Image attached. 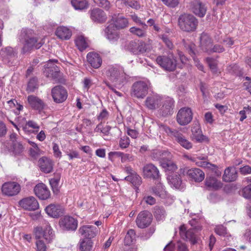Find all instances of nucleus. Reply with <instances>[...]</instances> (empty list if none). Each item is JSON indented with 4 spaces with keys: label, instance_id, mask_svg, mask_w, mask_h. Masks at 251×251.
Here are the masks:
<instances>
[{
    "label": "nucleus",
    "instance_id": "1",
    "mask_svg": "<svg viewBox=\"0 0 251 251\" xmlns=\"http://www.w3.org/2000/svg\"><path fill=\"white\" fill-rule=\"evenodd\" d=\"M20 42L23 45L22 51L24 53L30 52L34 49L40 48L44 42L39 40L33 30L29 28H22L19 36Z\"/></svg>",
    "mask_w": 251,
    "mask_h": 251
},
{
    "label": "nucleus",
    "instance_id": "2",
    "mask_svg": "<svg viewBox=\"0 0 251 251\" xmlns=\"http://www.w3.org/2000/svg\"><path fill=\"white\" fill-rule=\"evenodd\" d=\"M160 130L166 132L167 134L173 138L179 145L186 150H190L193 145L180 132L176 129H173L169 127L161 124L159 125Z\"/></svg>",
    "mask_w": 251,
    "mask_h": 251
},
{
    "label": "nucleus",
    "instance_id": "3",
    "mask_svg": "<svg viewBox=\"0 0 251 251\" xmlns=\"http://www.w3.org/2000/svg\"><path fill=\"white\" fill-rule=\"evenodd\" d=\"M198 19L191 14L181 15L178 19V25L183 31L192 32L195 31L198 25Z\"/></svg>",
    "mask_w": 251,
    "mask_h": 251
},
{
    "label": "nucleus",
    "instance_id": "4",
    "mask_svg": "<svg viewBox=\"0 0 251 251\" xmlns=\"http://www.w3.org/2000/svg\"><path fill=\"white\" fill-rule=\"evenodd\" d=\"M156 61L160 67L168 72L174 71L177 66V61L173 53L169 52L167 55H159L156 58Z\"/></svg>",
    "mask_w": 251,
    "mask_h": 251
},
{
    "label": "nucleus",
    "instance_id": "5",
    "mask_svg": "<svg viewBox=\"0 0 251 251\" xmlns=\"http://www.w3.org/2000/svg\"><path fill=\"white\" fill-rule=\"evenodd\" d=\"M199 232H196L192 229H187L184 225L179 227V235L181 238L187 241H189L191 245L196 244L199 241Z\"/></svg>",
    "mask_w": 251,
    "mask_h": 251
},
{
    "label": "nucleus",
    "instance_id": "6",
    "mask_svg": "<svg viewBox=\"0 0 251 251\" xmlns=\"http://www.w3.org/2000/svg\"><path fill=\"white\" fill-rule=\"evenodd\" d=\"M148 84L142 81L134 82L131 88V94L137 98H144L148 92Z\"/></svg>",
    "mask_w": 251,
    "mask_h": 251
},
{
    "label": "nucleus",
    "instance_id": "7",
    "mask_svg": "<svg viewBox=\"0 0 251 251\" xmlns=\"http://www.w3.org/2000/svg\"><path fill=\"white\" fill-rule=\"evenodd\" d=\"M193 119V113L189 107L180 108L176 115V121L181 126H185L189 124Z\"/></svg>",
    "mask_w": 251,
    "mask_h": 251
},
{
    "label": "nucleus",
    "instance_id": "8",
    "mask_svg": "<svg viewBox=\"0 0 251 251\" xmlns=\"http://www.w3.org/2000/svg\"><path fill=\"white\" fill-rule=\"evenodd\" d=\"M35 236L36 239L41 240L43 237L48 243L50 242L53 238L52 229L50 226L47 223L44 228L41 226H37L34 229Z\"/></svg>",
    "mask_w": 251,
    "mask_h": 251
},
{
    "label": "nucleus",
    "instance_id": "9",
    "mask_svg": "<svg viewBox=\"0 0 251 251\" xmlns=\"http://www.w3.org/2000/svg\"><path fill=\"white\" fill-rule=\"evenodd\" d=\"M16 55L13 48L10 47L2 48L0 51V58L3 63L8 65H13Z\"/></svg>",
    "mask_w": 251,
    "mask_h": 251
},
{
    "label": "nucleus",
    "instance_id": "10",
    "mask_svg": "<svg viewBox=\"0 0 251 251\" xmlns=\"http://www.w3.org/2000/svg\"><path fill=\"white\" fill-rule=\"evenodd\" d=\"M143 176L145 178L158 180L160 174L157 167L152 163L146 164L142 169Z\"/></svg>",
    "mask_w": 251,
    "mask_h": 251
},
{
    "label": "nucleus",
    "instance_id": "11",
    "mask_svg": "<svg viewBox=\"0 0 251 251\" xmlns=\"http://www.w3.org/2000/svg\"><path fill=\"white\" fill-rule=\"evenodd\" d=\"M51 93L53 101L57 103L63 102L68 97L66 89L61 85L54 87L51 90Z\"/></svg>",
    "mask_w": 251,
    "mask_h": 251
},
{
    "label": "nucleus",
    "instance_id": "12",
    "mask_svg": "<svg viewBox=\"0 0 251 251\" xmlns=\"http://www.w3.org/2000/svg\"><path fill=\"white\" fill-rule=\"evenodd\" d=\"M152 220L151 214L146 210L140 212L136 218V223L138 227L144 228L151 224Z\"/></svg>",
    "mask_w": 251,
    "mask_h": 251
},
{
    "label": "nucleus",
    "instance_id": "13",
    "mask_svg": "<svg viewBox=\"0 0 251 251\" xmlns=\"http://www.w3.org/2000/svg\"><path fill=\"white\" fill-rule=\"evenodd\" d=\"M60 227L63 230H75L77 227V221L71 216H64L59 221Z\"/></svg>",
    "mask_w": 251,
    "mask_h": 251
},
{
    "label": "nucleus",
    "instance_id": "14",
    "mask_svg": "<svg viewBox=\"0 0 251 251\" xmlns=\"http://www.w3.org/2000/svg\"><path fill=\"white\" fill-rule=\"evenodd\" d=\"M45 68L43 70L44 75L48 78L54 79L58 77L60 71L58 67L52 62V61L50 60L45 65Z\"/></svg>",
    "mask_w": 251,
    "mask_h": 251
},
{
    "label": "nucleus",
    "instance_id": "15",
    "mask_svg": "<svg viewBox=\"0 0 251 251\" xmlns=\"http://www.w3.org/2000/svg\"><path fill=\"white\" fill-rule=\"evenodd\" d=\"M20 190V185L15 182H5L2 185L1 188L3 194L8 196L17 195Z\"/></svg>",
    "mask_w": 251,
    "mask_h": 251
},
{
    "label": "nucleus",
    "instance_id": "16",
    "mask_svg": "<svg viewBox=\"0 0 251 251\" xmlns=\"http://www.w3.org/2000/svg\"><path fill=\"white\" fill-rule=\"evenodd\" d=\"M19 204L23 209L29 211H34L39 206L37 200L32 196L22 199L19 201Z\"/></svg>",
    "mask_w": 251,
    "mask_h": 251
},
{
    "label": "nucleus",
    "instance_id": "17",
    "mask_svg": "<svg viewBox=\"0 0 251 251\" xmlns=\"http://www.w3.org/2000/svg\"><path fill=\"white\" fill-rule=\"evenodd\" d=\"M91 19L94 22L103 24L106 22L107 17L105 12L100 8H94L89 11Z\"/></svg>",
    "mask_w": 251,
    "mask_h": 251
},
{
    "label": "nucleus",
    "instance_id": "18",
    "mask_svg": "<svg viewBox=\"0 0 251 251\" xmlns=\"http://www.w3.org/2000/svg\"><path fill=\"white\" fill-rule=\"evenodd\" d=\"M27 102L33 109L37 110L40 113L47 106L46 103L41 99L34 95L28 96Z\"/></svg>",
    "mask_w": 251,
    "mask_h": 251
},
{
    "label": "nucleus",
    "instance_id": "19",
    "mask_svg": "<svg viewBox=\"0 0 251 251\" xmlns=\"http://www.w3.org/2000/svg\"><path fill=\"white\" fill-rule=\"evenodd\" d=\"M98 231V230L97 227L90 225L83 226L80 227L78 229L79 233L85 238L84 239L89 240L95 237Z\"/></svg>",
    "mask_w": 251,
    "mask_h": 251
},
{
    "label": "nucleus",
    "instance_id": "20",
    "mask_svg": "<svg viewBox=\"0 0 251 251\" xmlns=\"http://www.w3.org/2000/svg\"><path fill=\"white\" fill-rule=\"evenodd\" d=\"M105 72L107 78L113 83L117 82L122 74L120 69L114 66L108 67Z\"/></svg>",
    "mask_w": 251,
    "mask_h": 251
},
{
    "label": "nucleus",
    "instance_id": "21",
    "mask_svg": "<svg viewBox=\"0 0 251 251\" xmlns=\"http://www.w3.org/2000/svg\"><path fill=\"white\" fill-rule=\"evenodd\" d=\"M162 97L158 94H154L149 96L146 100V106L150 109H155L160 105Z\"/></svg>",
    "mask_w": 251,
    "mask_h": 251
},
{
    "label": "nucleus",
    "instance_id": "22",
    "mask_svg": "<svg viewBox=\"0 0 251 251\" xmlns=\"http://www.w3.org/2000/svg\"><path fill=\"white\" fill-rule=\"evenodd\" d=\"M185 172L187 176L196 182H201L204 178V173L199 168L184 169L183 173Z\"/></svg>",
    "mask_w": 251,
    "mask_h": 251
},
{
    "label": "nucleus",
    "instance_id": "23",
    "mask_svg": "<svg viewBox=\"0 0 251 251\" xmlns=\"http://www.w3.org/2000/svg\"><path fill=\"white\" fill-rule=\"evenodd\" d=\"M205 187L209 190L217 191L223 187V183L213 176H207L204 181Z\"/></svg>",
    "mask_w": 251,
    "mask_h": 251
},
{
    "label": "nucleus",
    "instance_id": "24",
    "mask_svg": "<svg viewBox=\"0 0 251 251\" xmlns=\"http://www.w3.org/2000/svg\"><path fill=\"white\" fill-rule=\"evenodd\" d=\"M111 21L114 23V27L117 29H123L126 27L128 24L127 19L120 16V14H112L110 16Z\"/></svg>",
    "mask_w": 251,
    "mask_h": 251
},
{
    "label": "nucleus",
    "instance_id": "25",
    "mask_svg": "<svg viewBox=\"0 0 251 251\" xmlns=\"http://www.w3.org/2000/svg\"><path fill=\"white\" fill-rule=\"evenodd\" d=\"M128 47L131 51L134 54L144 53L150 49L149 45L144 42H141L137 44L134 41H131Z\"/></svg>",
    "mask_w": 251,
    "mask_h": 251
},
{
    "label": "nucleus",
    "instance_id": "26",
    "mask_svg": "<svg viewBox=\"0 0 251 251\" xmlns=\"http://www.w3.org/2000/svg\"><path fill=\"white\" fill-rule=\"evenodd\" d=\"M174 100L173 99L168 98L163 102L162 107L160 108V113L164 117L172 115L173 113Z\"/></svg>",
    "mask_w": 251,
    "mask_h": 251
},
{
    "label": "nucleus",
    "instance_id": "27",
    "mask_svg": "<svg viewBox=\"0 0 251 251\" xmlns=\"http://www.w3.org/2000/svg\"><path fill=\"white\" fill-rule=\"evenodd\" d=\"M34 191L35 194L41 200H46L50 195L49 190L43 183L37 184L34 188Z\"/></svg>",
    "mask_w": 251,
    "mask_h": 251
},
{
    "label": "nucleus",
    "instance_id": "28",
    "mask_svg": "<svg viewBox=\"0 0 251 251\" xmlns=\"http://www.w3.org/2000/svg\"><path fill=\"white\" fill-rule=\"evenodd\" d=\"M38 165L40 170L45 173H50L52 171L53 162L47 157H42L40 158L38 160Z\"/></svg>",
    "mask_w": 251,
    "mask_h": 251
},
{
    "label": "nucleus",
    "instance_id": "29",
    "mask_svg": "<svg viewBox=\"0 0 251 251\" xmlns=\"http://www.w3.org/2000/svg\"><path fill=\"white\" fill-rule=\"evenodd\" d=\"M238 177V172L235 168L228 167L226 168L223 176V180L225 182H230L234 181Z\"/></svg>",
    "mask_w": 251,
    "mask_h": 251
},
{
    "label": "nucleus",
    "instance_id": "30",
    "mask_svg": "<svg viewBox=\"0 0 251 251\" xmlns=\"http://www.w3.org/2000/svg\"><path fill=\"white\" fill-rule=\"evenodd\" d=\"M212 46L211 38L207 34L202 33L200 37V47L201 50L209 53Z\"/></svg>",
    "mask_w": 251,
    "mask_h": 251
},
{
    "label": "nucleus",
    "instance_id": "31",
    "mask_svg": "<svg viewBox=\"0 0 251 251\" xmlns=\"http://www.w3.org/2000/svg\"><path fill=\"white\" fill-rule=\"evenodd\" d=\"M45 211L47 214L52 218H58L63 214L64 210L59 205L50 204L46 207Z\"/></svg>",
    "mask_w": 251,
    "mask_h": 251
},
{
    "label": "nucleus",
    "instance_id": "32",
    "mask_svg": "<svg viewBox=\"0 0 251 251\" xmlns=\"http://www.w3.org/2000/svg\"><path fill=\"white\" fill-rule=\"evenodd\" d=\"M169 184L175 188L182 190L184 188V184L180 176L176 174H173L168 177Z\"/></svg>",
    "mask_w": 251,
    "mask_h": 251
},
{
    "label": "nucleus",
    "instance_id": "33",
    "mask_svg": "<svg viewBox=\"0 0 251 251\" xmlns=\"http://www.w3.org/2000/svg\"><path fill=\"white\" fill-rule=\"evenodd\" d=\"M88 62L94 68L98 69L101 65L102 60L99 54L95 52H89L87 54Z\"/></svg>",
    "mask_w": 251,
    "mask_h": 251
},
{
    "label": "nucleus",
    "instance_id": "34",
    "mask_svg": "<svg viewBox=\"0 0 251 251\" xmlns=\"http://www.w3.org/2000/svg\"><path fill=\"white\" fill-rule=\"evenodd\" d=\"M55 34L62 40H68L71 37L72 32L66 27L59 26L55 31Z\"/></svg>",
    "mask_w": 251,
    "mask_h": 251
},
{
    "label": "nucleus",
    "instance_id": "35",
    "mask_svg": "<svg viewBox=\"0 0 251 251\" xmlns=\"http://www.w3.org/2000/svg\"><path fill=\"white\" fill-rule=\"evenodd\" d=\"M193 11L198 16L203 17L206 13V8L204 4L200 1H197L194 5Z\"/></svg>",
    "mask_w": 251,
    "mask_h": 251
},
{
    "label": "nucleus",
    "instance_id": "36",
    "mask_svg": "<svg viewBox=\"0 0 251 251\" xmlns=\"http://www.w3.org/2000/svg\"><path fill=\"white\" fill-rule=\"evenodd\" d=\"M114 25H109L105 30L107 39L112 42H115L119 39V34L114 29Z\"/></svg>",
    "mask_w": 251,
    "mask_h": 251
},
{
    "label": "nucleus",
    "instance_id": "37",
    "mask_svg": "<svg viewBox=\"0 0 251 251\" xmlns=\"http://www.w3.org/2000/svg\"><path fill=\"white\" fill-rule=\"evenodd\" d=\"M192 137L197 141L201 142L205 139V137L202 134L201 130L198 126H194L192 128Z\"/></svg>",
    "mask_w": 251,
    "mask_h": 251
},
{
    "label": "nucleus",
    "instance_id": "38",
    "mask_svg": "<svg viewBox=\"0 0 251 251\" xmlns=\"http://www.w3.org/2000/svg\"><path fill=\"white\" fill-rule=\"evenodd\" d=\"M10 150L15 155H21L24 150V147L20 142L16 141L11 143Z\"/></svg>",
    "mask_w": 251,
    "mask_h": 251
},
{
    "label": "nucleus",
    "instance_id": "39",
    "mask_svg": "<svg viewBox=\"0 0 251 251\" xmlns=\"http://www.w3.org/2000/svg\"><path fill=\"white\" fill-rule=\"evenodd\" d=\"M79 250L81 251H91L93 242L91 240L82 239L79 242Z\"/></svg>",
    "mask_w": 251,
    "mask_h": 251
},
{
    "label": "nucleus",
    "instance_id": "40",
    "mask_svg": "<svg viewBox=\"0 0 251 251\" xmlns=\"http://www.w3.org/2000/svg\"><path fill=\"white\" fill-rule=\"evenodd\" d=\"M135 232L134 231V230L132 229H129L125 237V239H124V243H125V245L126 246H130V245H131L133 242V241L135 240Z\"/></svg>",
    "mask_w": 251,
    "mask_h": 251
},
{
    "label": "nucleus",
    "instance_id": "41",
    "mask_svg": "<svg viewBox=\"0 0 251 251\" xmlns=\"http://www.w3.org/2000/svg\"><path fill=\"white\" fill-rule=\"evenodd\" d=\"M94 2L100 7L108 11L112 7V4L108 0H93Z\"/></svg>",
    "mask_w": 251,
    "mask_h": 251
},
{
    "label": "nucleus",
    "instance_id": "42",
    "mask_svg": "<svg viewBox=\"0 0 251 251\" xmlns=\"http://www.w3.org/2000/svg\"><path fill=\"white\" fill-rule=\"evenodd\" d=\"M154 215L157 220H162L166 216L165 210L162 207L155 206L154 208Z\"/></svg>",
    "mask_w": 251,
    "mask_h": 251
},
{
    "label": "nucleus",
    "instance_id": "43",
    "mask_svg": "<svg viewBox=\"0 0 251 251\" xmlns=\"http://www.w3.org/2000/svg\"><path fill=\"white\" fill-rule=\"evenodd\" d=\"M75 42L78 49L81 51L84 50L88 47L84 37L82 36H78Z\"/></svg>",
    "mask_w": 251,
    "mask_h": 251
},
{
    "label": "nucleus",
    "instance_id": "44",
    "mask_svg": "<svg viewBox=\"0 0 251 251\" xmlns=\"http://www.w3.org/2000/svg\"><path fill=\"white\" fill-rule=\"evenodd\" d=\"M71 3L75 9L81 10L87 6L86 0H72Z\"/></svg>",
    "mask_w": 251,
    "mask_h": 251
},
{
    "label": "nucleus",
    "instance_id": "45",
    "mask_svg": "<svg viewBox=\"0 0 251 251\" xmlns=\"http://www.w3.org/2000/svg\"><path fill=\"white\" fill-rule=\"evenodd\" d=\"M37 88V78L36 77H32L28 83L26 90L28 92H33Z\"/></svg>",
    "mask_w": 251,
    "mask_h": 251
},
{
    "label": "nucleus",
    "instance_id": "46",
    "mask_svg": "<svg viewBox=\"0 0 251 251\" xmlns=\"http://www.w3.org/2000/svg\"><path fill=\"white\" fill-rule=\"evenodd\" d=\"M161 166L169 171H175L177 167L176 165L171 160L167 161H160Z\"/></svg>",
    "mask_w": 251,
    "mask_h": 251
},
{
    "label": "nucleus",
    "instance_id": "47",
    "mask_svg": "<svg viewBox=\"0 0 251 251\" xmlns=\"http://www.w3.org/2000/svg\"><path fill=\"white\" fill-rule=\"evenodd\" d=\"M183 45L185 48V49L187 50L188 52L189 53L190 55H191L195 60V45L194 44L192 43H186L184 40H183Z\"/></svg>",
    "mask_w": 251,
    "mask_h": 251
},
{
    "label": "nucleus",
    "instance_id": "48",
    "mask_svg": "<svg viewBox=\"0 0 251 251\" xmlns=\"http://www.w3.org/2000/svg\"><path fill=\"white\" fill-rule=\"evenodd\" d=\"M189 224L191 226V227L189 229H192L196 232H199L201 230V226L200 225L199 221L196 219H193L190 221Z\"/></svg>",
    "mask_w": 251,
    "mask_h": 251
},
{
    "label": "nucleus",
    "instance_id": "49",
    "mask_svg": "<svg viewBox=\"0 0 251 251\" xmlns=\"http://www.w3.org/2000/svg\"><path fill=\"white\" fill-rule=\"evenodd\" d=\"M215 232L220 236H227L226 228L223 225H218L215 227Z\"/></svg>",
    "mask_w": 251,
    "mask_h": 251
},
{
    "label": "nucleus",
    "instance_id": "50",
    "mask_svg": "<svg viewBox=\"0 0 251 251\" xmlns=\"http://www.w3.org/2000/svg\"><path fill=\"white\" fill-rule=\"evenodd\" d=\"M241 192L243 197L247 199H251V183L243 188Z\"/></svg>",
    "mask_w": 251,
    "mask_h": 251
},
{
    "label": "nucleus",
    "instance_id": "51",
    "mask_svg": "<svg viewBox=\"0 0 251 251\" xmlns=\"http://www.w3.org/2000/svg\"><path fill=\"white\" fill-rule=\"evenodd\" d=\"M200 160H201L203 161H201L200 162H197V164L198 166L204 167V168H210L211 167H214V164H211L209 162H208L206 161H205L206 159V157L205 156L203 157H198Z\"/></svg>",
    "mask_w": 251,
    "mask_h": 251
},
{
    "label": "nucleus",
    "instance_id": "52",
    "mask_svg": "<svg viewBox=\"0 0 251 251\" xmlns=\"http://www.w3.org/2000/svg\"><path fill=\"white\" fill-rule=\"evenodd\" d=\"M129 31L131 33L139 37L144 36L146 33L144 30L135 27H131Z\"/></svg>",
    "mask_w": 251,
    "mask_h": 251
},
{
    "label": "nucleus",
    "instance_id": "53",
    "mask_svg": "<svg viewBox=\"0 0 251 251\" xmlns=\"http://www.w3.org/2000/svg\"><path fill=\"white\" fill-rule=\"evenodd\" d=\"M130 140L128 137L124 136L122 137L119 141V146L122 149H125L128 147Z\"/></svg>",
    "mask_w": 251,
    "mask_h": 251
},
{
    "label": "nucleus",
    "instance_id": "54",
    "mask_svg": "<svg viewBox=\"0 0 251 251\" xmlns=\"http://www.w3.org/2000/svg\"><path fill=\"white\" fill-rule=\"evenodd\" d=\"M36 251H46L47 247L45 243L42 240H38L36 242Z\"/></svg>",
    "mask_w": 251,
    "mask_h": 251
},
{
    "label": "nucleus",
    "instance_id": "55",
    "mask_svg": "<svg viewBox=\"0 0 251 251\" xmlns=\"http://www.w3.org/2000/svg\"><path fill=\"white\" fill-rule=\"evenodd\" d=\"M166 5L174 8L179 4V0H161Z\"/></svg>",
    "mask_w": 251,
    "mask_h": 251
},
{
    "label": "nucleus",
    "instance_id": "56",
    "mask_svg": "<svg viewBox=\"0 0 251 251\" xmlns=\"http://www.w3.org/2000/svg\"><path fill=\"white\" fill-rule=\"evenodd\" d=\"M225 51L224 48L220 45H215L213 47L212 46L210 50L209 53L212 52H218L221 53Z\"/></svg>",
    "mask_w": 251,
    "mask_h": 251
},
{
    "label": "nucleus",
    "instance_id": "57",
    "mask_svg": "<svg viewBox=\"0 0 251 251\" xmlns=\"http://www.w3.org/2000/svg\"><path fill=\"white\" fill-rule=\"evenodd\" d=\"M172 154L167 151H163L160 161H167L172 159Z\"/></svg>",
    "mask_w": 251,
    "mask_h": 251
},
{
    "label": "nucleus",
    "instance_id": "58",
    "mask_svg": "<svg viewBox=\"0 0 251 251\" xmlns=\"http://www.w3.org/2000/svg\"><path fill=\"white\" fill-rule=\"evenodd\" d=\"M131 177L132 178V184L134 185H140L141 177L136 172L131 175Z\"/></svg>",
    "mask_w": 251,
    "mask_h": 251
},
{
    "label": "nucleus",
    "instance_id": "59",
    "mask_svg": "<svg viewBox=\"0 0 251 251\" xmlns=\"http://www.w3.org/2000/svg\"><path fill=\"white\" fill-rule=\"evenodd\" d=\"M206 61H207V63L208 64V65H209L210 68L211 69V70L213 72H214V73L216 72L217 71L216 64L215 62H214L213 59L212 58L207 57L206 58Z\"/></svg>",
    "mask_w": 251,
    "mask_h": 251
},
{
    "label": "nucleus",
    "instance_id": "60",
    "mask_svg": "<svg viewBox=\"0 0 251 251\" xmlns=\"http://www.w3.org/2000/svg\"><path fill=\"white\" fill-rule=\"evenodd\" d=\"M131 19L132 20L137 23V24H139L140 25H141L143 28L146 29L147 28V25L145 23L141 21L140 18H139L137 15H131Z\"/></svg>",
    "mask_w": 251,
    "mask_h": 251
},
{
    "label": "nucleus",
    "instance_id": "61",
    "mask_svg": "<svg viewBox=\"0 0 251 251\" xmlns=\"http://www.w3.org/2000/svg\"><path fill=\"white\" fill-rule=\"evenodd\" d=\"M126 4L131 7L136 9L140 8V5L136 0H126Z\"/></svg>",
    "mask_w": 251,
    "mask_h": 251
},
{
    "label": "nucleus",
    "instance_id": "62",
    "mask_svg": "<svg viewBox=\"0 0 251 251\" xmlns=\"http://www.w3.org/2000/svg\"><path fill=\"white\" fill-rule=\"evenodd\" d=\"M134 159L132 155L128 153H122V155L121 156V161L122 162H125L126 161H131Z\"/></svg>",
    "mask_w": 251,
    "mask_h": 251
},
{
    "label": "nucleus",
    "instance_id": "63",
    "mask_svg": "<svg viewBox=\"0 0 251 251\" xmlns=\"http://www.w3.org/2000/svg\"><path fill=\"white\" fill-rule=\"evenodd\" d=\"M177 248L178 251H189L186 244L181 242H177Z\"/></svg>",
    "mask_w": 251,
    "mask_h": 251
},
{
    "label": "nucleus",
    "instance_id": "64",
    "mask_svg": "<svg viewBox=\"0 0 251 251\" xmlns=\"http://www.w3.org/2000/svg\"><path fill=\"white\" fill-rule=\"evenodd\" d=\"M245 240L251 242V228L247 229L243 234Z\"/></svg>",
    "mask_w": 251,
    "mask_h": 251
}]
</instances>
